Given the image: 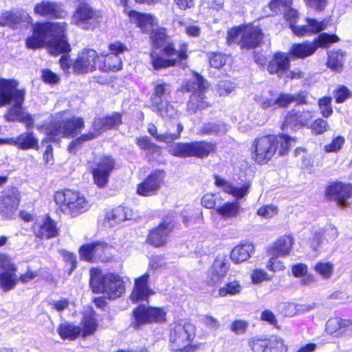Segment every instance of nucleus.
<instances>
[{
  "instance_id": "obj_64",
  "label": "nucleus",
  "mask_w": 352,
  "mask_h": 352,
  "mask_svg": "<svg viewBox=\"0 0 352 352\" xmlns=\"http://www.w3.org/2000/svg\"><path fill=\"white\" fill-rule=\"evenodd\" d=\"M248 327V323L245 320H236L231 324V331L236 335L243 334Z\"/></svg>"
},
{
  "instance_id": "obj_54",
  "label": "nucleus",
  "mask_w": 352,
  "mask_h": 352,
  "mask_svg": "<svg viewBox=\"0 0 352 352\" xmlns=\"http://www.w3.org/2000/svg\"><path fill=\"white\" fill-rule=\"evenodd\" d=\"M318 106L320 113L324 118H329L333 113V109L331 107V98L324 97L318 100Z\"/></svg>"
},
{
  "instance_id": "obj_15",
  "label": "nucleus",
  "mask_w": 352,
  "mask_h": 352,
  "mask_svg": "<svg viewBox=\"0 0 352 352\" xmlns=\"http://www.w3.org/2000/svg\"><path fill=\"white\" fill-rule=\"evenodd\" d=\"M114 167L115 160L111 156L104 155L96 159L92 173L94 182L98 187L106 186Z\"/></svg>"
},
{
  "instance_id": "obj_6",
  "label": "nucleus",
  "mask_w": 352,
  "mask_h": 352,
  "mask_svg": "<svg viewBox=\"0 0 352 352\" xmlns=\"http://www.w3.org/2000/svg\"><path fill=\"white\" fill-rule=\"evenodd\" d=\"M63 112H59L54 116V121L47 128L48 138L52 141H58L61 138H74L85 127L83 118L73 117L63 120Z\"/></svg>"
},
{
  "instance_id": "obj_12",
  "label": "nucleus",
  "mask_w": 352,
  "mask_h": 352,
  "mask_svg": "<svg viewBox=\"0 0 352 352\" xmlns=\"http://www.w3.org/2000/svg\"><path fill=\"white\" fill-rule=\"evenodd\" d=\"M134 321L131 326L139 329L142 324L153 322H160L165 319V311L161 308L140 306L133 310Z\"/></svg>"
},
{
  "instance_id": "obj_10",
  "label": "nucleus",
  "mask_w": 352,
  "mask_h": 352,
  "mask_svg": "<svg viewBox=\"0 0 352 352\" xmlns=\"http://www.w3.org/2000/svg\"><path fill=\"white\" fill-rule=\"evenodd\" d=\"M195 335V329L190 323L175 324L170 331V349L173 352H192L194 347L190 342Z\"/></svg>"
},
{
  "instance_id": "obj_9",
  "label": "nucleus",
  "mask_w": 352,
  "mask_h": 352,
  "mask_svg": "<svg viewBox=\"0 0 352 352\" xmlns=\"http://www.w3.org/2000/svg\"><path fill=\"white\" fill-rule=\"evenodd\" d=\"M216 147L214 143L206 141L177 142L168 146V152L171 155L178 157H195L204 158L214 153Z\"/></svg>"
},
{
  "instance_id": "obj_61",
  "label": "nucleus",
  "mask_w": 352,
  "mask_h": 352,
  "mask_svg": "<svg viewBox=\"0 0 352 352\" xmlns=\"http://www.w3.org/2000/svg\"><path fill=\"white\" fill-rule=\"evenodd\" d=\"M311 129L314 133L320 135L329 130V125L326 120L318 118L312 123Z\"/></svg>"
},
{
  "instance_id": "obj_48",
  "label": "nucleus",
  "mask_w": 352,
  "mask_h": 352,
  "mask_svg": "<svg viewBox=\"0 0 352 352\" xmlns=\"http://www.w3.org/2000/svg\"><path fill=\"white\" fill-rule=\"evenodd\" d=\"M137 145L148 154H157L160 153V147L156 144L152 142L151 139L146 136L138 138L136 139Z\"/></svg>"
},
{
  "instance_id": "obj_13",
  "label": "nucleus",
  "mask_w": 352,
  "mask_h": 352,
  "mask_svg": "<svg viewBox=\"0 0 352 352\" xmlns=\"http://www.w3.org/2000/svg\"><path fill=\"white\" fill-rule=\"evenodd\" d=\"M100 56L92 49L83 50L73 64V70L77 74H85L98 68Z\"/></svg>"
},
{
  "instance_id": "obj_36",
  "label": "nucleus",
  "mask_w": 352,
  "mask_h": 352,
  "mask_svg": "<svg viewBox=\"0 0 352 352\" xmlns=\"http://www.w3.org/2000/svg\"><path fill=\"white\" fill-rule=\"evenodd\" d=\"M100 58H103L102 62L100 60L98 69L102 71L107 72L118 71L122 69V59L120 56L113 54H101Z\"/></svg>"
},
{
  "instance_id": "obj_58",
  "label": "nucleus",
  "mask_w": 352,
  "mask_h": 352,
  "mask_svg": "<svg viewBox=\"0 0 352 352\" xmlns=\"http://www.w3.org/2000/svg\"><path fill=\"white\" fill-rule=\"evenodd\" d=\"M105 123L106 121L104 116L96 117L92 122L91 129L94 130L98 136H100L108 130Z\"/></svg>"
},
{
  "instance_id": "obj_16",
  "label": "nucleus",
  "mask_w": 352,
  "mask_h": 352,
  "mask_svg": "<svg viewBox=\"0 0 352 352\" xmlns=\"http://www.w3.org/2000/svg\"><path fill=\"white\" fill-rule=\"evenodd\" d=\"M111 246L104 242H93L81 246L79 254L81 258L87 261L95 259L105 261L109 258Z\"/></svg>"
},
{
  "instance_id": "obj_24",
  "label": "nucleus",
  "mask_w": 352,
  "mask_h": 352,
  "mask_svg": "<svg viewBox=\"0 0 352 352\" xmlns=\"http://www.w3.org/2000/svg\"><path fill=\"white\" fill-rule=\"evenodd\" d=\"M294 244V237L290 234L280 236L267 248L268 253L272 256L285 257L288 256Z\"/></svg>"
},
{
  "instance_id": "obj_43",
  "label": "nucleus",
  "mask_w": 352,
  "mask_h": 352,
  "mask_svg": "<svg viewBox=\"0 0 352 352\" xmlns=\"http://www.w3.org/2000/svg\"><path fill=\"white\" fill-rule=\"evenodd\" d=\"M344 54L340 51H332L329 53L327 65L334 72H340L343 69Z\"/></svg>"
},
{
  "instance_id": "obj_39",
  "label": "nucleus",
  "mask_w": 352,
  "mask_h": 352,
  "mask_svg": "<svg viewBox=\"0 0 352 352\" xmlns=\"http://www.w3.org/2000/svg\"><path fill=\"white\" fill-rule=\"evenodd\" d=\"M116 2L118 5L123 6V12L128 15L131 21L136 22H153V17L149 14H143L135 10H129L128 8V0H116Z\"/></svg>"
},
{
  "instance_id": "obj_18",
  "label": "nucleus",
  "mask_w": 352,
  "mask_h": 352,
  "mask_svg": "<svg viewBox=\"0 0 352 352\" xmlns=\"http://www.w3.org/2000/svg\"><path fill=\"white\" fill-rule=\"evenodd\" d=\"M25 95L18 94L15 97V100L12 101L11 107L8 109V113L5 115V118L8 121L14 122L19 121L23 122L27 128H32L34 125V120L30 114H25L22 105L25 100Z\"/></svg>"
},
{
  "instance_id": "obj_26",
  "label": "nucleus",
  "mask_w": 352,
  "mask_h": 352,
  "mask_svg": "<svg viewBox=\"0 0 352 352\" xmlns=\"http://www.w3.org/2000/svg\"><path fill=\"white\" fill-rule=\"evenodd\" d=\"M134 218V212L131 209L123 206H118L105 214L104 223L109 226H116L124 221Z\"/></svg>"
},
{
  "instance_id": "obj_31",
  "label": "nucleus",
  "mask_w": 352,
  "mask_h": 352,
  "mask_svg": "<svg viewBox=\"0 0 352 352\" xmlns=\"http://www.w3.org/2000/svg\"><path fill=\"white\" fill-rule=\"evenodd\" d=\"M34 11L37 14L51 16L55 18H62L65 14L61 5L46 1H43L36 5Z\"/></svg>"
},
{
  "instance_id": "obj_34",
  "label": "nucleus",
  "mask_w": 352,
  "mask_h": 352,
  "mask_svg": "<svg viewBox=\"0 0 352 352\" xmlns=\"http://www.w3.org/2000/svg\"><path fill=\"white\" fill-rule=\"evenodd\" d=\"M170 92V85L162 80L153 83V94L151 98L152 107H157L162 104V97Z\"/></svg>"
},
{
  "instance_id": "obj_29",
  "label": "nucleus",
  "mask_w": 352,
  "mask_h": 352,
  "mask_svg": "<svg viewBox=\"0 0 352 352\" xmlns=\"http://www.w3.org/2000/svg\"><path fill=\"white\" fill-rule=\"evenodd\" d=\"M35 236L40 239H49L58 235V229L55 222L49 217L33 226Z\"/></svg>"
},
{
  "instance_id": "obj_11",
  "label": "nucleus",
  "mask_w": 352,
  "mask_h": 352,
  "mask_svg": "<svg viewBox=\"0 0 352 352\" xmlns=\"http://www.w3.org/2000/svg\"><path fill=\"white\" fill-rule=\"evenodd\" d=\"M20 192L16 188L3 190L0 195V216L6 220L14 219L20 203Z\"/></svg>"
},
{
  "instance_id": "obj_62",
  "label": "nucleus",
  "mask_w": 352,
  "mask_h": 352,
  "mask_svg": "<svg viewBox=\"0 0 352 352\" xmlns=\"http://www.w3.org/2000/svg\"><path fill=\"white\" fill-rule=\"evenodd\" d=\"M339 38L336 35H329L326 33L320 34L318 37V45L321 47H328L331 43L338 42Z\"/></svg>"
},
{
  "instance_id": "obj_14",
  "label": "nucleus",
  "mask_w": 352,
  "mask_h": 352,
  "mask_svg": "<svg viewBox=\"0 0 352 352\" xmlns=\"http://www.w3.org/2000/svg\"><path fill=\"white\" fill-rule=\"evenodd\" d=\"M165 173L163 170L152 172L143 182L137 186L136 192L143 197H151L157 194L164 184Z\"/></svg>"
},
{
  "instance_id": "obj_63",
  "label": "nucleus",
  "mask_w": 352,
  "mask_h": 352,
  "mask_svg": "<svg viewBox=\"0 0 352 352\" xmlns=\"http://www.w3.org/2000/svg\"><path fill=\"white\" fill-rule=\"evenodd\" d=\"M278 212V209L272 205H267L260 208L257 210V214L266 219L272 218Z\"/></svg>"
},
{
  "instance_id": "obj_41",
  "label": "nucleus",
  "mask_w": 352,
  "mask_h": 352,
  "mask_svg": "<svg viewBox=\"0 0 352 352\" xmlns=\"http://www.w3.org/2000/svg\"><path fill=\"white\" fill-rule=\"evenodd\" d=\"M216 211L223 218H236L241 212V206L238 201L227 202L218 207Z\"/></svg>"
},
{
  "instance_id": "obj_47",
  "label": "nucleus",
  "mask_w": 352,
  "mask_h": 352,
  "mask_svg": "<svg viewBox=\"0 0 352 352\" xmlns=\"http://www.w3.org/2000/svg\"><path fill=\"white\" fill-rule=\"evenodd\" d=\"M314 270L322 279L328 280L333 275L334 265L331 262L320 261L315 264Z\"/></svg>"
},
{
  "instance_id": "obj_5",
  "label": "nucleus",
  "mask_w": 352,
  "mask_h": 352,
  "mask_svg": "<svg viewBox=\"0 0 352 352\" xmlns=\"http://www.w3.org/2000/svg\"><path fill=\"white\" fill-rule=\"evenodd\" d=\"M54 199L60 212L71 217H78L91 207L89 201L82 194L68 189L56 192Z\"/></svg>"
},
{
  "instance_id": "obj_21",
  "label": "nucleus",
  "mask_w": 352,
  "mask_h": 352,
  "mask_svg": "<svg viewBox=\"0 0 352 352\" xmlns=\"http://www.w3.org/2000/svg\"><path fill=\"white\" fill-rule=\"evenodd\" d=\"M183 129V125L177 120L170 123L167 131L164 133L159 134L157 127L152 123L148 124L147 126L148 133L152 135L156 141L165 143H171L178 140L180 138Z\"/></svg>"
},
{
  "instance_id": "obj_22",
  "label": "nucleus",
  "mask_w": 352,
  "mask_h": 352,
  "mask_svg": "<svg viewBox=\"0 0 352 352\" xmlns=\"http://www.w3.org/2000/svg\"><path fill=\"white\" fill-rule=\"evenodd\" d=\"M19 83L15 80L0 78V107L8 105L20 94L25 95L24 89H19Z\"/></svg>"
},
{
  "instance_id": "obj_1",
  "label": "nucleus",
  "mask_w": 352,
  "mask_h": 352,
  "mask_svg": "<svg viewBox=\"0 0 352 352\" xmlns=\"http://www.w3.org/2000/svg\"><path fill=\"white\" fill-rule=\"evenodd\" d=\"M138 28L145 31L151 30L150 38L152 41L150 57L155 69H160L173 66L177 63L184 67L182 61L188 57L187 45L183 44L179 50L174 48L170 37L166 35L165 29L157 26V23H137Z\"/></svg>"
},
{
  "instance_id": "obj_44",
  "label": "nucleus",
  "mask_w": 352,
  "mask_h": 352,
  "mask_svg": "<svg viewBox=\"0 0 352 352\" xmlns=\"http://www.w3.org/2000/svg\"><path fill=\"white\" fill-rule=\"evenodd\" d=\"M16 272L6 270L0 274V286L4 292L14 289L18 282Z\"/></svg>"
},
{
  "instance_id": "obj_55",
  "label": "nucleus",
  "mask_w": 352,
  "mask_h": 352,
  "mask_svg": "<svg viewBox=\"0 0 352 352\" xmlns=\"http://www.w3.org/2000/svg\"><path fill=\"white\" fill-rule=\"evenodd\" d=\"M344 142V138L338 135L334 138L329 144H326L324 149L327 153H336L342 148Z\"/></svg>"
},
{
  "instance_id": "obj_60",
  "label": "nucleus",
  "mask_w": 352,
  "mask_h": 352,
  "mask_svg": "<svg viewBox=\"0 0 352 352\" xmlns=\"http://www.w3.org/2000/svg\"><path fill=\"white\" fill-rule=\"evenodd\" d=\"M104 118L108 130L116 129L122 124V116L118 113L104 116Z\"/></svg>"
},
{
  "instance_id": "obj_53",
  "label": "nucleus",
  "mask_w": 352,
  "mask_h": 352,
  "mask_svg": "<svg viewBox=\"0 0 352 352\" xmlns=\"http://www.w3.org/2000/svg\"><path fill=\"white\" fill-rule=\"evenodd\" d=\"M227 131V126L225 124H218L215 123H207L205 124L201 129V132L203 134L212 135L219 134L220 133H226Z\"/></svg>"
},
{
  "instance_id": "obj_27",
  "label": "nucleus",
  "mask_w": 352,
  "mask_h": 352,
  "mask_svg": "<svg viewBox=\"0 0 352 352\" xmlns=\"http://www.w3.org/2000/svg\"><path fill=\"white\" fill-rule=\"evenodd\" d=\"M173 228V226L171 223H162L157 228L151 231L147 241L154 247L164 246L166 243L167 236Z\"/></svg>"
},
{
  "instance_id": "obj_45",
  "label": "nucleus",
  "mask_w": 352,
  "mask_h": 352,
  "mask_svg": "<svg viewBox=\"0 0 352 352\" xmlns=\"http://www.w3.org/2000/svg\"><path fill=\"white\" fill-rule=\"evenodd\" d=\"M351 324V322L348 320H342L340 318H331L326 323L325 330L329 334H333L340 331L342 333V329Z\"/></svg>"
},
{
  "instance_id": "obj_19",
  "label": "nucleus",
  "mask_w": 352,
  "mask_h": 352,
  "mask_svg": "<svg viewBox=\"0 0 352 352\" xmlns=\"http://www.w3.org/2000/svg\"><path fill=\"white\" fill-rule=\"evenodd\" d=\"M229 269V261L225 254H219L206 274V281L209 285L219 283L226 276Z\"/></svg>"
},
{
  "instance_id": "obj_17",
  "label": "nucleus",
  "mask_w": 352,
  "mask_h": 352,
  "mask_svg": "<svg viewBox=\"0 0 352 352\" xmlns=\"http://www.w3.org/2000/svg\"><path fill=\"white\" fill-rule=\"evenodd\" d=\"M254 352H287V346L284 340L277 336L270 338H254L249 342Z\"/></svg>"
},
{
  "instance_id": "obj_8",
  "label": "nucleus",
  "mask_w": 352,
  "mask_h": 352,
  "mask_svg": "<svg viewBox=\"0 0 352 352\" xmlns=\"http://www.w3.org/2000/svg\"><path fill=\"white\" fill-rule=\"evenodd\" d=\"M263 34L258 26L252 23L241 24L228 31L227 42L230 45L236 43L243 48H254L258 47Z\"/></svg>"
},
{
  "instance_id": "obj_49",
  "label": "nucleus",
  "mask_w": 352,
  "mask_h": 352,
  "mask_svg": "<svg viewBox=\"0 0 352 352\" xmlns=\"http://www.w3.org/2000/svg\"><path fill=\"white\" fill-rule=\"evenodd\" d=\"M153 107L154 108V111H157L165 120H173L177 115V111L173 106L167 102H162V104Z\"/></svg>"
},
{
  "instance_id": "obj_56",
  "label": "nucleus",
  "mask_w": 352,
  "mask_h": 352,
  "mask_svg": "<svg viewBox=\"0 0 352 352\" xmlns=\"http://www.w3.org/2000/svg\"><path fill=\"white\" fill-rule=\"evenodd\" d=\"M221 198L218 194L207 193L201 199V204L207 208H214L217 202H221Z\"/></svg>"
},
{
  "instance_id": "obj_50",
  "label": "nucleus",
  "mask_w": 352,
  "mask_h": 352,
  "mask_svg": "<svg viewBox=\"0 0 352 352\" xmlns=\"http://www.w3.org/2000/svg\"><path fill=\"white\" fill-rule=\"evenodd\" d=\"M241 286L239 281L234 280L228 282L224 286L219 289V296L221 297L226 296L227 295L234 296L239 294L241 292Z\"/></svg>"
},
{
  "instance_id": "obj_57",
  "label": "nucleus",
  "mask_w": 352,
  "mask_h": 352,
  "mask_svg": "<svg viewBox=\"0 0 352 352\" xmlns=\"http://www.w3.org/2000/svg\"><path fill=\"white\" fill-rule=\"evenodd\" d=\"M279 256H272L269 259L266 268L273 272L283 271L285 269L284 263L278 259Z\"/></svg>"
},
{
  "instance_id": "obj_35",
  "label": "nucleus",
  "mask_w": 352,
  "mask_h": 352,
  "mask_svg": "<svg viewBox=\"0 0 352 352\" xmlns=\"http://www.w3.org/2000/svg\"><path fill=\"white\" fill-rule=\"evenodd\" d=\"M81 327L72 323L64 322L58 325L57 332L63 340H74L81 336Z\"/></svg>"
},
{
  "instance_id": "obj_20",
  "label": "nucleus",
  "mask_w": 352,
  "mask_h": 352,
  "mask_svg": "<svg viewBox=\"0 0 352 352\" xmlns=\"http://www.w3.org/2000/svg\"><path fill=\"white\" fill-rule=\"evenodd\" d=\"M326 195L338 205L346 206L347 200L352 196V185L340 182L331 183L326 188Z\"/></svg>"
},
{
  "instance_id": "obj_38",
  "label": "nucleus",
  "mask_w": 352,
  "mask_h": 352,
  "mask_svg": "<svg viewBox=\"0 0 352 352\" xmlns=\"http://www.w3.org/2000/svg\"><path fill=\"white\" fill-rule=\"evenodd\" d=\"M30 16L24 10L1 11L0 22H30Z\"/></svg>"
},
{
  "instance_id": "obj_33",
  "label": "nucleus",
  "mask_w": 352,
  "mask_h": 352,
  "mask_svg": "<svg viewBox=\"0 0 352 352\" xmlns=\"http://www.w3.org/2000/svg\"><path fill=\"white\" fill-rule=\"evenodd\" d=\"M254 251V247L252 243L240 244L231 252L230 258L236 263L247 261Z\"/></svg>"
},
{
  "instance_id": "obj_46",
  "label": "nucleus",
  "mask_w": 352,
  "mask_h": 352,
  "mask_svg": "<svg viewBox=\"0 0 352 352\" xmlns=\"http://www.w3.org/2000/svg\"><path fill=\"white\" fill-rule=\"evenodd\" d=\"M276 96L272 91H269L261 96H257L255 100L262 109L275 110L276 109Z\"/></svg>"
},
{
  "instance_id": "obj_51",
  "label": "nucleus",
  "mask_w": 352,
  "mask_h": 352,
  "mask_svg": "<svg viewBox=\"0 0 352 352\" xmlns=\"http://www.w3.org/2000/svg\"><path fill=\"white\" fill-rule=\"evenodd\" d=\"M98 137L96 133L91 129L89 133L82 134L73 140L68 146V151L69 153H74L76 148L81 146L85 142L91 141Z\"/></svg>"
},
{
  "instance_id": "obj_25",
  "label": "nucleus",
  "mask_w": 352,
  "mask_h": 352,
  "mask_svg": "<svg viewBox=\"0 0 352 352\" xmlns=\"http://www.w3.org/2000/svg\"><path fill=\"white\" fill-rule=\"evenodd\" d=\"M214 184L222 189L226 193L230 194L237 199L243 198L248 195L250 188V184L245 183L241 187H236L228 181L218 175H214Z\"/></svg>"
},
{
  "instance_id": "obj_4",
  "label": "nucleus",
  "mask_w": 352,
  "mask_h": 352,
  "mask_svg": "<svg viewBox=\"0 0 352 352\" xmlns=\"http://www.w3.org/2000/svg\"><path fill=\"white\" fill-rule=\"evenodd\" d=\"M90 285L94 293H101L110 300L122 296L126 291L125 283L118 274H102L98 269L91 271Z\"/></svg>"
},
{
  "instance_id": "obj_37",
  "label": "nucleus",
  "mask_w": 352,
  "mask_h": 352,
  "mask_svg": "<svg viewBox=\"0 0 352 352\" xmlns=\"http://www.w3.org/2000/svg\"><path fill=\"white\" fill-rule=\"evenodd\" d=\"M318 45L315 43H303L294 44L291 48L290 53L299 58H305L316 51Z\"/></svg>"
},
{
  "instance_id": "obj_2",
  "label": "nucleus",
  "mask_w": 352,
  "mask_h": 352,
  "mask_svg": "<svg viewBox=\"0 0 352 352\" xmlns=\"http://www.w3.org/2000/svg\"><path fill=\"white\" fill-rule=\"evenodd\" d=\"M65 31V26L61 23H36L32 35L26 39V47L32 50L46 47L55 56L68 53L71 47Z\"/></svg>"
},
{
  "instance_id": "obj_59",
  "label": "nucleus",
  "mask_w": 352,
  "mask_h": 352,
  "mask_svg": "<svg viewBox=\"0 0 352 352\" xmlns=\"http://www.w3.org/2000/svg\"><path fill=\"white\" fill-rule=\"evenodd\" d=\"M235 86L230 80H221L217 85V91L220 96H227L231 93Z\"/></svg>"
},
{
  "instance_id": "obj_52",
  "label": "nucleus",
  "mask_w": 352,
  "mask_h": 352,
  "mask_svg": "<svg viewBox=\"0 0 352 352\" xmlns=\"http://www.w3.org/2000/svg\"><path fill=\"white\" fill-rule=\"evenodd\" d=\"M292 0H271L269 8L272 13L268 15L277 14L278 12H285L289 6H292Z\"/></svg>"
},
{
  "instance_id": "obj_30",
  "label": "nucleus",
  "mask_w": 352,
  "mask_h": 352,
  "mask_svg": "<svg viewBox=\"0 0 352 352\" xmlns=\"http://www.w3.org/2000/svg\"><path fill=\"white\" fill-rule=\"evenodd\" d=\"M104 12L94 10L87 4H80L76 9L73 18L76 22H85L88 20L97 21L102 19Z\"/></svg>"
},
{
  "instance_id": "obj_32",
  "label": "nucleus",
  "mask_w": 352,
  "mask_h": 352,
  "mask_svg": "<svg viewBox=\"0 0 352 352\" xmlns=\"http://www.w3.org/2000/svg\"><path fill=\"white\" fill-rule=\"evenodd\" d=\"M324 28V23H307L303 25L289 23V28L298 36H310L322 31Z\"/></svg>"
},
{
  "instance_id": "obj_7",
  "label": "nucleus",
  "mask_w": 352,
  "mask_h": 352,
  "mask_svg": "<svg viewBox=\"0 0 352 352\" xmlns=\"http://www.w3.org/2000/svg\"><path fill=\"white\" fill-rule=\"evenodd\" d=\"M208 88L207 82L199 74H193L190 79L184 82L181 90L183 92H192L187 104V110L190 113L209 106L204 94Z\"/></svg>"
},
{
  "instance_id": "obj_40",
  "label": "nucleus",
  "mask_w": 352,
  "mask_h": 352,
  "mask_svg": "<svg viewBox=\"0 0 352 352\" xmlns=\"http://www.w3.org/2000/svg\"><path fill=\"white\" fill-rule=\"evenodd\" d=\"M14 143L22 149L38 148V142L32 132H27L19 135Z\"/></svg>"
},
{
  "instance_id": "obj_23",
  "label": "nucleus",
  "mask_w": 352,
  "mask_h": 352,
  "mask_svg": "<svg viewBox=\"0 0 352 352\" xmlns=\"http://www.w3.org/2000/svg\"><path fill=\"white\" fill-rule=\"evenodd\" d=\"M148 278L149 274L145 273L135 280V286L130 296L133 302L147 300L154 294V292L148 286Z\"/></svg>"
},
{
  "instance_id": "obj_3",
  "label": "nucleus",
  "mask_w": 352,
  "mask_h": 352,
  "mask_svg": "<svg viewBox=\"0 0 352 352\" xmlns=\"http://www.w3.org/2000/svg\"><path fill=\"white\" fill-rule=\"evenodd\" d=\"M295 143V138L284 134L256 138L252 144V159L260 164H267L276 152L279 155L287 154L289 147Z\"/></svg>"
},
{
  "instance_id": "obj_42",
  "label": "nucleus",
  "mask_w": 352,
  "mask_h": 352,
  "mask_svg": "<svg viewBox=\"0 0 352 352\" xmlns=\"http://www.w3.org/2000/svg\"><path fill=\"white\" fill-rule=\"evenodd\" d=\"M81 326V336L82 337L85 338L95 333L98 327V323L92 313L84 316Z\"/></svg>"
},
{
  "instance_id": "obj_28",
  "label": "nucleus",
  "mask_w": 352,
  "mask_h": 352,
  "mask_svg": "<svg viewBox=\"0 0 352 352\" xmlns=\"http://www.w3.org/2000/svg\"><path fill=\"white\" fill-rule=\"evenodd\" d=\"M290 60L285 53H276L267 65V71L271 74H277L282 77L289 70Z\"/></svg>"
}]
</instances>
